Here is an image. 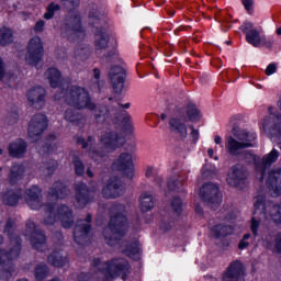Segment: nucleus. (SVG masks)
Returning a JSON list of instances; mask_svg holds the SVG:
<instances>
[{
    "label": "nucleus",
    "instance_id": "f257e3e1",
    "mask_svg": "<svg viewBox=\"0 0 281 281\" xmlns=\"http://www.w3.org/2000/svg\"><path fill=\"white\" fill-rule=\"evenodd\" d=\"M43 191L37 186H33L25 192V202L31 210H42L44 212V225H54L60 221L64 229H71L74 227V211L67 205H60L56 210V204H43Z\"/></svg>",
    "mask_w": 281,
    "mask_h": 281
},
{
    "label": "nucleus",
    "instance_id": "f03ea898",
    "mask_svg": "<svg viewBox=\"0 0 281 281\" xmlns=\"http://www.w3.org/2000/svg\"><path fill=\"white\" fill-rule=\"evenodd\" d=\"M100 142L104 146L105 150L99 151L95 149V138L89 136L87 140L82 137L77 138V144L81 146V148H89L88 155L93 161H104L109 157V153H113L117 150V148H122L124 144H126V138L124 136L117 134V132L106 131L104 134L100 136Z\"/></svg>",
    "mask_w": 281,
    "mask_h": 281
},
{
    "label": "nucleus",
    "instance_id": "7ed1b4c3",
    "mask_svg": "<svg viewBox=\"0 0 281 281\" xmlns=\"http://www.w3.org/2000/svg\"><path fill=\"white\" fill-rule=\"evenodd\" d=\"M4 234L9 236V249H0V280L8 281L14 273L12 260L21 256V237L14 233V222L9 220L4 227Z\"/></svg>",
    "mask_w": 281,
    "mask_h": 281
},
{
    "label": "nucleus",
    "instance_id": "20e7f679",
    "mask_svg": "<svg viewBox=\"0 0 281 281\" xmlns=\"http://www.w3.org/2000/svg\"><path fill=\"white\" fill-rule=\"evenodd\" d=\"M126 206L120 203H115L110 209V223L108 227L103 229V238L106 245L114 247L120 243V239L128 231V223L126 221Z\"/></svg>",
    "mask_w": 281,
    "mask_h": 281
},
{
    "label": "nucleus",
    "instance_id": "39448f33",
    "mask_svg": "<svg viewBox=\"0 0 281 281\" xmlns=\"http://www.w3.org/2000/svg\"><path fill=\"white\" fill-rule=\"evenodd\" d=\"M92 267L94 269L93 279L99 281H108L111 278H122L126 280L131 274V263L126 259H113L111 261L102 263L100 259H93Z\"/></svg>",
    "mask_w": 281,
    "mask_h": 281
},
{
    "label": "nucleus",
    "instance_id": "423d86ee",
    "mask_svg": "<svg viewBox=\"0 0 281 281\" xmlns=\"http://www.w3.org/2000/svg\"><path fill=\"white\" fill-rule=\"evenodd\" d=\"M254 216L251 218V225L250 229L256 238L258 236V229L260 227V223L262 221H267V218H270L273 221V223H277V225H281V204H273L268 203L265 204V195H259L255 198L254 202Z\"/></svg>",
    "mask_w": 281,
    "mask_h": 281
},
{
    "label": "nucleus",
    "instance_id": "0eeeda50",
    "mask_svg": "<svg viewBox=\"0 0 281 281\" xmlns=\"http://www.w3.org/2000/svg\"><path fill=\"white\" fill-rule=\"evenodd\" d=\"M233 136L225 138L226 153L231 157H240L245 148H254V143L258 139V135L255 132L240 128L238 125H234L232 130Z\"/></svg>",
    "mask_w": 281,
    "mask_h": 281
},
{
    "label": "nucleus",
    "instance_id": "6e6552de",
    "mask_svg": "<svg viewBox=\"0 0 281 281\" xmlns=\"http://www.w3.org/2000/svg\"><path fill=\"white\" fill-rule=\"evenodd\" d=\"M54 98L57 102L64 98V102H66L68 106L77 109V111L93 109V101L91 100L89 91L80 86H69L66 90L59 88V91Z\"/></svg>",
    "mask_w": 281,
    "mask_h": 281
},
{
    "label": "nucleus",
    "instance_id": "1a4fd4ad",
    "mask_svg": "<svg viewBox=\"0 0 281 281\" xmlns=\"http://www.w3.org/2000/svg\"><path fill=\"white\" fill-rule=\"evenodd\" d=\"M60 36L70 43H81L85 41V29L82 27V16L78 8H68L64 25L60 29Z\"/></svg>",
    "mask_w": 281,
    "mask_h": 281
},
{
    "label": "nucleus",
    "instance_id": "9d476101",
    "mask_svg": "<svg viewBox=\"0 0 281 281\" xmlns=\"http://www.w3.org/2000/svg\"><path fill=\"white\" fill-rule=\"evenodd\" d=\"M239 30L243 34H246V41L249 45H252V47H268V49L273 47V41L267 38L265 35H260V31H258V29H254V24L251 22L245 21Z\"/></svg>",
    "mask_w": 281,
    "mask_h": 281
},
{
    "label": "nucleus",
    "instance_id": "9b49d317",
    "mask_svg": "<svg viewBox=\"0 0 281 281\" xmlns=\"http://www.w3.org/2000/svg\"><path fill=\"white\" fill-rule=\"evenodd\" d=\"M120 105H111L106 106L103 104H94L93 103V109H88L94 117V122L97 124H111L117 115H120Z\"/></svg>",
    "mask_w": 281,
    "mask_h": 281
},
{
    "label": "nucleus",
    "instance_id": "f8f14e48",
    "mask_svg": "<svg viewBox=\"0 0 281 281\" xmlns=\"http://www.w3.org/2000/svg\"><path fill=\"white\" fill-rule=\"evenodd\" d=\"M200 196L203 199L204 203H207L212 210H216L218 205L223 202V193L218 189L217 184L209 182L200 189Z\"/></svg>",
    "mask_w": 281,
    "mask_h": 281
},
{
    "label": "nucleus",
    "instance_id": "ddd939ff",
    "mask_svg": "<svg viewBox=\"0 0 281 281\" xmlns=\"http://www.w3.org/2000/svg\"><path fill=\"white\" fill-rule=\"evenodd\" d=\"M49 126V121L47 116L43 113H37L32 116L29 123V137L32 142H38L41 135L47 131Z\"/></svg>",
    "mask_w": 281,
    "mask_h": 281
},
{
    "label": "nucleus",
    "instance_id": "4468645a",
    "mask_svg": "<svg viewBox=\"0 0 281 281\" xmlns=\"http://www.w3.org/2000/svg\"><path fill=\"white\" fill-rule=\"evenodd\" d=\"M25 236H29L31 240V245L36 249L37 251H46L47 249V237L45 234L38 228H36V224L32 222V220H29L26 222V233Z\"/></svg>",
    "mask_w": 281,
    "mask_h": 281
},
{
    "label": "nucleus",
    "instance_id": "2eb2a0df",
    "mask_svg": "<svg viewBox=\"0 0 281 281\" xmlns=\"http://www.w3.org/2000/svg\"><path fill=\"white\" fill-rule=\"evenodd\" d=\"M125 192L126 186L124 182L117 177H112L106 181L101 194L104 199H120V196H124Z\"/></svg>",
    "mask_w": 281,
    "mask_h": 281
},
{
    "label": "nucleus",
    "instance_id": "dca6fc26",
    "mask_svg": "<svg viewBox=\"0 0 281 281\" xmlns=\"http://www.w3.org/2000/svg\"><path fill=\"white\" fill-rule=\"evenodd\" d=\"M25 60L27 65H32L33 67H36L43 60V42L41 37H33L29 42Z\"/></svg>",
    "mask_w": 281,
    "mask_h": 281
},
{
    "label": "nucleus",
    "instance_id": "f3484780",
    "mask_svg": "<svg viewBox=\"0 0 281 281\" xmlns=\"http://www.w3.org/2000/svg\"><path fill=\"white\" fill-rule=\"evenodd\" d=\"M280 157V151L273 148L269 154L265 155L262 159L254 157L255 168L259 172V181H265V172L270 166H273Z\"/></svg>",
    "mask_w": 281,
    "mask_h": 281
},
{
    "label": "nucleus",
    "instance_id": "a211bd4d",
    "mask_svg": "<svg viewBox=\"0 0 281 281\" xmlns=\"http://www.w3.org/2000/svg\"><path fill=\"white\" fill-rule=\"evenodd\" d=\"M89 232H91V214H88L86 220L77 221L74 231V238L77 245H88Z\"/></svg>",
    "mask_w": 281,
    "mask_h": 281
},
{
    "label": "nucleus",
    "instance_id": "6ab92c4d",
    "mask_svg": "<svg viewBox=\"0 0 281 281\" xmlns=\"http://www.w3.org/2000/svg\"><path fill=\"white\" fill-rule=\"evenodd\" d=\"M114 170L124 172L128 179H133L135 175V166L133 165V154L128 151L121 153L113 162Z\"/></svg>",
    "mask_w": 281,
    "mask_h": 281
},
{
    "label": "nucleus",
    "instance_id": "aec40b11",
    "mask_svg": "<svg viewBox=\"0 0 281 281\" xmlns=\"http://www.w3.org/2000/svg\"><path fill=\"white\" fill-rule=\"evenodd\" d=\"M95 194L93 191L89 190V187L83 182H77L75 184V201L77 207H87L89 203H93Z\"/></svg>",
    "mask_w": 281,
    "mask_h": 281
},
{
    "label": "nucleus",
    "instance_id": "412c9836",
    "mask_svg": "<svg viewBox=\"0 0 281 281\" xmlns=\"http://www.w3.org/2000/svg\"><path fill=\"white\" fill-rule=\"evenodd\" d=\"M46 98L47 91L41 86L33 87L26 92V100L29 105H31L32 109H36L37 111H41V109L45 106Z\"/></svg>",
    "mask_w": 281,
    "mask_h": 281
},
{
    "label": "nucleus",
    "instance_id": "4be33fe9",
    "mask_svg": "<svg viewBox=\"0 0 281 281\" xmlns=\"http://www.w3.org/2000/svg\"><path fill=\"white\" fill-rule=\"evenodd\" d=\"M245 179H247V169H245V166L238 164L229 169L226 181L232 188H240L245 184Z\"/></svg>",
    "mask_w": 281,
    "mask_h": 281
},
{
    "label": "nucleus",
    "instance_id": "5701e85b",
    "mask_svg": "<svg viewBox=\"0 0 281 281\" xmlns=\"http://www.w3.org/2000/svg\"><path fill=\"white\" fill-rule=\"evenodd\" d=\"M109 78L116 93L124 91V82L126 80V70L121 66H114L110 69Z\"/></svg>",
    "mask_w": 281,
    "mask_h": 281
},
{
    "label": "nucleus",
    "instance_id": "b1692460",
    "mask_svg": "<svg viewBox=\"0 0 281 281\" xmlns=\"http://www.w3.org/2000/svg\"><path fill=\"white\" fill-rule=\"evenodd\" d=\"M268 188L271 196L281 194V168L272 169L268 176Z\"/></svg>",
    "mask_w": 281,
    "mask_h": 281
},
{
    "label": "nucleus",
    "instance_id": "393cba45",
    "mask_svg": "<svg viewBox=\"0 0 281 281\" xmlns=\"http://www.w3.org/2000/svg\"><path fill=\"white\" fill-rule=\"evenodd\" d=\"M245 268L240 261H234L229 265L226 273L223 276V281H243Z\"/></svg>",
    "mask_w": 281,
    "mask_h": 281
},
{
    "label": "nucleus",
    "instance_id": "a878e982",
    "mask_svg": "<svg viewBox=\"0 0 281 281\" xmlns=\"http://www.w3.org/2000/svg\"><path fill=\"white\" fill-rule=\"evenodd\" d=\"M169 128L176 137L179 139H186L188 137V125L183 123L181 116H173L169 120Z\"/></svg>",
    "mask_w": 281,
    "mask_h": 281
},
{
    "label": "nucleus",
    "instance_id": "bb28decb",
    "mask_svg": "<svg viewBox=\"0 0 281 281\" xmlns=\"http://www.w3.org/2000/svg\"><path fill=\"white\" fill-rule=\"evenodd\" d=\"M69 196V188L65 187L63 182H55L48 191V201H58V199H65Z\"/></svg>",
    "mask_w": 281,
    "mask_h": 281
},
{
    "label": "nucleus",
    "instance_id": "cd10ccee",
    "mask_svg": "<svg viewBox=\"0 0 281 281\" xmlns=\"http://www.w3.org/2000/svg\"><path fill=\"white\" fill-rule=\"evenodd\" d=\"M110 37L103 29L95 26L94 31V49L95 52H102L109 47Z\"/></svg>",
    "mask_w": 281,
    "mask_h": 281
},
{
    "label": "nucleus",
    "instance_id": "c85d7f7f",
    "mask_svg": "<svg viewBox=\"0 0 281 281\" xmlns=\"http://www.w3.org/2000/svg\"><path fill=\"white\" fill-rule=\"evenodd\" d=\"M9 155L16 159H21L27 150V144L23 139H18L9 145Z\"/></svg>",
    "mask_w": 281,
    "mask_h": 281
},
{
    "label": "nucleus",
    "instance_id": "c756f323",
    "mask_svg": "<svg viewBox=\"0 0 281 281\" xmlns=\"http://www.w3.org/2000/svg\"><path fill=\"white\" fill-rule=\"evenodd\" d=\"M22 196L23 192L21 191V189H11L3 194L2 201L4 205H10L11 207H14V205H18L19 201H21Z\"/></svg>",
    "mask_w": 281,
    "mask_h": 281
},
{
    "label": "nucleus",
    "instance_id": "7c9ffc66",
    "mask_svg": "<svg viewBox=\"0 0 281 281\" xmlns=\"http://www.w3.org/2000/svg\"><path fill=\"white\" fill-rule=\"evenodd\" d=\"M91 56V48L85 44L76 46L72 53V63H85Z\"/></svg>",
    "mask_w": 281,
    "mask_h": 281
},
{
    "label": "nucleus",
    "instance_id": "2f4dec72",
    "mask_svg": "<svg viewBox=\"0 0 281 281\" xmlns=\"http://www.w3.org/2000/svg\"><path fill=\"white\" fill-rule=\"evenodd\" d=\"M24 177H25V167L19 164L12 165L9 173V182L11 183V186H16V183L23 180Z\"/></svg>",
    "mask_w": 281,
    "mask_h": 281
},
{
    "label": "nucleus",
    "instance_id": "473e14b6",
    "mask_svg": "<svg viewBox=\"0 0 281 281\" xmlns=\"http://www.w3.org/2000/svg\"><path fill=\"white\" fill-rule=\"evenodd\" d=\"M44 76L48 79V82L53 89H58V87L63 85V76L60 75V70L57 68H48Z\"/></svg>",
    "mask_w": 281,
    "mask_h": 281
},
{
    "label": "nucleus",
    "instance_id": "72a5a7b5",
    "mask_svg": "<svg viewBox=\"0 0 281 281\" xmlns=\"http://www.w3.org/2000/svg\"><path fill=\"white\" fill-rule=\"evenodd\" d=\"M125 256L132 258V260H139L142 256V249L139 248V241L134 239L132 243L126 244L125 248L122 250Z\"/></svg>",
    "mask_w": 281,
    "mask_h": 281
},
{
    "label": "nucleus",
    "instance_id": "f704fd0d",
    "mask_svg": "<svg viewBox=\"0 0 281 281\" xmlns=\"http://www.w3.org/2000/svg\"><path fill=\"white\" fill-rule=\"evenodd\" d=\"M232 234H234L232 225L216 224L211 228V236L213 238H224L225 236H232Z\"/></svg>",
    "mask_w": 281,
    "mask_h": 281
},
{
    "label": "nucleus",
    "instance_id": "c9c22d12",
    "mask_svg": "<svg viewBox=\"0 0 281 281\" xmlns=\"http://www.w3.org/2000/svg\"><path fill=\"white\" fill-rule=\"evenodd\" d=\"M183 122H199L201 120V111L196 105L189 103L186 109V115H181Z\"/></svg>",
    "mask_w": 281,
    "mask_h": 281
},
{
    "label": "nucleus",
    "instance_id": "e433bc0d",
    "mask_svg": "<svg viewBox=\"0 0 281 281\" xmlns=\"http://www.w3.org/2000/svg\"><path fill=\"white\" fill-rule=\"evenodd\" d=\"M47 260H48V265H52L53 267H57V268L65 267V265L69 262V259L67 258V256H63L58 251H54L52 255H49Z\"/></svg>",
    "mask_w": 281,
    "mask_h": 281
},
{
    "label": "nucleus",
    "instance_id": "4c0bfd02",
    "mask_svg": "<svg viewBox=\"0 0 281 281\" xmlns=\"http://www.w3.org/2000/svg\"><path fill=\"white\" fill-rule=\"evenodd\" d=\"M14 43V33L12 29L2 26L0 27V45L1 47H5Z\"/></svg>",
    "mask_w": 281,
    "mask_h": 281
},
{
    "label": "nucleus",
    "instance_id": "58836bf2",
    "mask_svg": "<svg viewBox=\"0 0 281 281\" xmlns=\"http://www.w3.org/2000/svg\"><path fill=\"white\" fill-rule=\"evenodd\" d=\"M139 206L142 212H150L155 207V200L150 193H143L139 199Z\"/></svg>",
    "mask_w": 281,
    "mask_h": 281
},
{
    "label": "nucleus",
    "instance_id": "ea45409f",
    "mask_svg": "<svg viewBox=\"0 0 281 281\" xmlns=\"http://www.w3.org/2000/svg\"><path fill=\"white\" fill-rule=\"evenodd\" d=\"M64 119L66 120V122H69L70 124H79L80 120H82V114H80V112L71 108H68L65 111Z\"/></svg>",
    "mask_w": 281,
    "mask_h": 281
},
{
    "label": "nucleus",
    "instance_id": "a19ab883",
    "mask_svg": "<svg viewBox=\"0 0 281 281\" xmlns=\"http://www.w3.org/2000/svg\"><path fill=\"white\" fill-rule=\"evenodd\" d=\"M100 76H101L100 69L94 68L93 69V78L90 83V89L92 91H95V92L102 91V86L104 85V81L100 80Z\"/></svg>",
    "mask_w": 281,
    "mask_h": 281
},
{
    "label": "nucleus",
    "instance_id": "79ce46f5",
    "mask_svg": "<svg viewBox=\"0 0 281 281\" xmlns=\"http://www.w3.org/2000/svg\"><path fill=\"white\" fill-rule=\"evenodd\" d=\"M186 181H188V178H186V176H179L177 178L170 179L167 186L169 190H181V188H183V186L186 184Z\"/></svg>",
    "mask_w": 281,
    "mask_h": 281
},
{
    "label": "nucleus",
    "instance_id": "37998d69",
    "mask_svg": "<svg viewBox=\"0 0 281 281\" xmlns=\"http://www.w3.org/2000/svg\"><path fill=\"white\" fill-rule=\"evenodd\" d=\"M49 273V268L46 263H38L35 267L34 276L37 281H43L45 278H47Z\"/></svg>",
    "mask_w": 281,
    "mask_h": 281
},
{
    "label": "nucleus",
    "instance_id": "c03bdc74",
    "mask_svg": "<svg viewBox=\"0 0 281 281\" xmlns=\"http://www.w3.org/2000/svg\"><path fill=\"white\" fill-rule=\"evenodd\" d=\"M145 177H147V179L154 178L156 186H158V188H161V184L164 183V178L161 176H157V169L148 166L145 170Z\"/></svg>",
    "mask_w": 281,
    "mask_h": 281
},
{
    "label": "nucleus",
    "instance_id": "a18cd8bd",
    "mask_svg": "<svg viewBox=\"0 0 281 281\" xmlns=\"http://www.w3.org/2000/svg\"><path fill=\"white\" fill-rule=\"evenodd\" d=\"M272 137H276V142L281 149V117L277 116L274 124L271 130Z\"/></svg>",
    "mask_w": 281,
    "mask_h": 281
},
{
    "label": "nucleus",
    "instance_id": "49530a36",
    "mask_svg": "<svg viewBox=\"0 0 281 281\" xmlns=\"http://www.w3.org/2000/svg\"><path fill=\"white\" fill-rule=\"evenodd\" d=\"M103 16H104V13H101L98 7H94L89 11V22L91 25H98V23H100Z\"/></svg>",
    "mask_w": 281,
    "mask_h": 281
},
{
    "label": "nucleus",
    "instance_id": "de8ad7c7",
    "mask_svg": "<svg viewBox=\"0 0 281 281\" xmlns=\"http://www.w3.org/2000/svg\"><path fill=\"white\" fill-rule=\"evenodd\" d=\"M171 207L177 217L181 216V212H183V201L180 198H173L171 201Z\"/></svg>",
    "mask_w": 281,
    "mask_h": 281
},
{
    "label": "nucleus",
    "instance_id": "09e8293b",
    "mask_svg": "<svg viewBox=\"0 0 281 281\" xmlns=\"http://www.w3.org/2000/svg\"><path fill=\"white\" fill-rule=\"evenodd\" d=\"M72 164L75 166V172L78 177L85 175V164L77 156H74Z\"/></svg>",
    "mask_w": 281,
    "mask_h": 281
},
{
    "label": "nucleus",
    "instance_id": "8fccbe9b",
    "mask_svg": "<svg viewBox=\"0 0 281 281\" xmlns=\"http://www.w3.org/2000/svg\"><path fill=\"white\" fill-rule=\"evenodd\" d=\"M58 10H60V5L52 2L47 7V12L44 14V19H46V21H49V19H54V14L55 12H58Z\"/></svg>",
    "mask_w": 281,
    "mask_h": 281
},
{
    "label": "nucleus",
    "instance_id": "3c124183",
    "mask_svg": "<svg viewBox=\"0 0 281 281\" xmlns=\"http://www.w3.org/2000/svg\"><path fill=\"white\" fill-rule=\"evenodd\" d=\"M249 238H251V234H245L238 244V249H247L249 247Z\"/></svg>",
    "mask_w": 281,
    "mask_h": 281
},
{
    "label": "nucleus",
    "instance_id": "603ef678",
    "mask_svg": "<svg viewBox=\"0 0 281 281\" xmlns=\"http://www.w3.org/2000/svg\"><path fill=\"white\" fill-rule=\"evenodd\" d=\"M45 168L47 170V175H52L56 168H58V161L49 160V162L45 164Z\"/></svg>",
    "mask_w": 281,
    "mask_h": 281
},
{
    "label": "nucleus",
    "instance_id": "864d4df0",
    "mask_svg": "<svg viewBox=\"0 0 281 281\" xmlns=\"http://www.w3.org/2000/svg\"><path fill=\"white\" fill-rule=\"evenodd\" d=\"M245 10L248 12V14H251L254 12V0H240Z\"/></svg>",
    "mask_w": 281,
    "mask_h": 281
},
{
    "label": "nucleus",
    "instance_id": "5fc2aeb1",
    "mask_svg": "<svg viewBox=\"0 0 281 281\" xmlns=\"http://www.w3.org/2000/svg\"><path fill=\"white\" fill-rule=\"evenodd\" d=\"M66 8H79L80 0H60Z\"/></svg>",
    "mask_w": 281,
    "mask_h": 281
},
{
    "label": "nucleus",
    "instance_id": "6e6d98bb",
    "mask_svg": "<svg viewBox=\"0 0 281 281\" xmlns=\"http://www.w3.org/2000/svg\"><path fill=\"white\" fill-rule=\"evenodd\" d=\"M175 225V221H170L168 222L167 220H164L160 224V228L164 232H170V229H172V226Z\"/></svg>",
    "mask_w": 281,
    "mask_h": 281
},
{
    "label": "nucleus",
    "instance_id": "4d7b16f0",
    "mask_svg": "<svg viewBox=\"0 0 281 281\" xmlns=\"http://www.w3.org/2000/svg\"><path fill=\"white\" fill-rule=\"evenodd\" d=\"M123 124L127 131H133V117L131 115H126L123 119Z\"/></svg>",
    "mask_w": 281,
    "mask_h": 281
},
{
    "label": "nucleus",
    "instance_id": "13d9d810",
    "mask_svg": "<svg viewBox=\"0 0 281 281\" xmlns=\"http://www.w3.org/2000/svg\"><path fill=\"white\" fill-rule=\"evenodd\" d=\"M191 133V138L193 140L194 144H196V142H199V137H200V134H199V130L194 128V125H190L189 126Z\"/></svg>",
    "mask_w": 281,
    "mask_h": 281
},
{
    "label": "nucleus",
    "instance_id": "bf43d9fd",
    "mask_svg": "<svg viewBox=\"0 0 281 281\" xmlns=\"http://www.w3.org/2000/svg\"><path fill=\"white\" fill-rule=\"evenodd\" d=\"M278 71V66L276 64H269L268 67L266 68V76H273Z\"/></svg>",
    "mask_w": 281,
    "mask_h": 281
},
{
    "label": "nucleus",
    "instance_id": "052dcab7",
    "mask_svg": "<svg viewBox=\"0 0 281 281\" xmlns=\"http://www.w3.org/2000/svg\"><path fill=\"white\" fill-rule=\"evenodd\" d=\"M274 249H276V251H278L279 254H281V233H279V234L276 236V239H274Z\"/></svg>",
    "mask_w": 281,
    "mask_h": 281
},
{
    "label": "nucleus",
    "instance_id": "680f3d73",
    "mask_svg": "<svg viewBox=\"0 0 281 281\" xmlns=\"http://www.w3.org/2000/svg\"><path fill=\"white\" fill-rule=\"evenodd\" d=\"M112 106H119V115L122 113V109H131V103L120 104L119 102H115L112 104Z\"/></svg>",
    "mask_w": 281,
    "mask_h": 281
},
{
    "label": "nucleus",
    "instance_id": "e2e57ef3",
    "mask_svg": "<svg viewBox=\"0 0 281 281\" xmlns=\"http://www.w3.org/2000/svg\"><path fill=\"white\" fill-rule=\"evenodd\" d=\"M78 281H91V274L82 272L78 276Z\"/></svg>",
    "mask_w": 281,
    "mask_h": 281
},
{
    "label": "nucleus",
    "instance_id": "0e129e2a",
    "mask_svg": "<svg viewBox=\"0 0 281 281\" xmlns=\"http://www.w3.org/2000/svg\"><path fill=\"white\" fill-rule=\"evenodd\" d=\"M45 27V21L41 20L35 24V32H43Z\"/></svg>",
    "mask_w": 281,
    "mask_h": 281
},
{
    "label": "nucleus",
    "instance_id": "69168bd1",
    "mask_svg": "<svg viewBox=\"0 0 281 281\" xmlns=\"http://www.w3.org/2000/svg\"><path fill=\"white\" fill-rule=\"evenodd\" d=\"M5 74V68L3 66V60L0 58V80L3 79V75Z\"/></svg>",
    "mask_w": 281,
    "mask_h": 281
},
{
    "label": "nucleus",
    "instance_id": "338daca9",
    "mask_svg": "<svg viewBox=\"0 0 281 281\" xmlns=\"http://www.w3.org/2000/svg\"><path fill=\"white\" fill-rule=\"evenodd\" d=\"M214 143L217 144V146L223 147V138L221 136L216 135L214 138Z\"/></svg>",
    "mask_w": 281,
    "mask_h": 281
},
{
    "label": "nucleus",
    "instance_id": "774afa93",
    "mask_svg": "<svg viewBox=\"0 0 281 281\" xmlns=\"http://www.w3.org/2000/svg\"><path fill=\"white\" fill-rule=\"evenodd\" d=\"M207 155H209V157H211V159L214 158V149L209 148Z\"/></svg>",
    "mask_w": 281,
    "mask_h": 281
}]
</instances>
